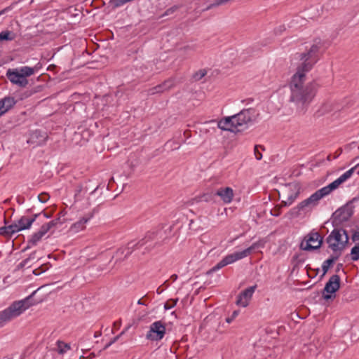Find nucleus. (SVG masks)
I'll return each mask as SVG.
<instances>
[{"label":"nucleus","instance_id":"f257e3e1","mask_svg":"<svg viewBox=\"0 0 359 359\" xmlns=\"http://www.w3.org/2000/svg\"><path fill=\"white\" fill-rule=\"evenodd\" d=\"M325 48L323 41L317 38L312 41L306 42L304 51L296 54L299 62L289 83L290 101L295 104L299 113L304 114L306 111L317 93L318 85L316 81L306 84H304V81L306 74L319 60L320 55Z\"/></svg>","mask_w":359,"mask_h":359},{"label":"nucleus","instance_id":"f03ea898","mask_svg":"<svg viewBox=\"0 0 359 359\" xmlns=\"http://www.w3.org/2000/svg\"><path fill=\"white\" fill-rule=\"evenodd\" d=\"M256 117L252 108L245 109L231 116H226L217 122V127L222 130L238 132L247 128Z\"/></svg>","mask_w":359,"mask_h":359},{"label":"nucleus","instance_id":"7ed1b4c3","mask_svg":"<svg viewBox=\"0 0 359 359\" xmlns=\"http://www.w3.org/2000/svg\"><path fill=\"white\" fill-rule=\"evenodd\" d=\"M34 294V292L25 299L13 302L8 307L0 311V328L20 316L32 305L31 299Z\"/></svg>","mask_w":359,"mask_h":359},{"label":"nucleus","instance_id":"20e7f679","mask_svg":"<svg viewBox=\"0 0 359 359\" xmlns=\"http://www.w3.org/2000/svg\"><path fill=\"white\" fill-rule=\"evenodd\" d=\"M260 247H263V244L260 241L253 243L249 248L241 250L234 252L231 254L227 255L222 259H221L216 265H215L210 271V272L217 271L222 268L233 264L238 260L243 259L249 256L253 250Z\"/></svg>","mask_w":359,"mask_h":359},{"label":"nucleus","instance_id":"39448f33","mask_svg":"<svg viewBox=\"0 0 359 359\" xmlns=\"http://www.w3.org/2000/svg\"><path fill=\"white\" fill-rule=\"evenodd\" d=\"M348 241V236L346 230L334 228L327 238L328 246L334 252L340 255Z\"/></svg>","mask_w":359,"mask_h":359},{"label":"nucleus","instance_id":"423d86ee","mask_svg":"<svg viewBox=\"0 0 359 359\" xmlns=\"http://www.w3.org/2000/svg\"><path fill=\"white\" fill-rule=\"evenodd\" d=\"M159 243L158 233L155 232H149L142 240L135 243L134 241L130 242L128 244L126 248H125L122 253H123L124 257H128L133 252V249H139L142 247H145V250H149L153 248L156 244Z\"/></svg>","mask_w":359,"mask_h":359},{"label":"nucleus","instance_id":"0eeeda50","mask_svg":"<svg viewBox=\"0 0 359 359\" xmlns=\"http://www.w3.org/2000/svg\"><path fill=\"white\" fill-rule=\"evenodd\" d=\"M323 243L321 236L315 231L310 232L300 244V248L303 250L311 251L320 248Z\"/></svg>","mask_w":359,"mask_h":359},{"label":"nucleus","instance_id":"6e6552de","mask_svg":"<svg viewBox=\"0 0 359 359\" xmlns=\"http://www.w3.org/2000/svg\"><path fill=\"white\" fill-rule=\"evenodd\" d=\"M323 197L325 196L320 192V189H318L308 198L299 203L296 208L298 212H308L316 207L318 204L319 201Z\"/></svg>","mask_w":359,"mask_h":359},{"label":"nucleus","instance_id":"1a4fd4ad","mask_svg":"<svg viewBox=\"0 0 359 359\" xmlns=\"http://www.w3.org/2000/svg\"><path fill=\"white\" fill-rule=\"evenodd\" d=\"M165 334V327L164 324L161 321L158 320L151 324L146 337L151 341H159L163 338Z\"/></svg>","mask_w":359,"mask_h":359},{"label":"nucleus","instance_id":"9d476101","mask_svg":"<svg viewBox=\"0 0 359 359\" xmlns=\"http://www.w3.org/2000/svg\"><path fill=\"white\" fill-rule=\"evenodd\" d=\"M341 105L333 100H329L323 102L317 110L316 114L318 116L323 115H333L339 111Z\"/></svg>","mask_w":359,"mask_h":359},{"label":"nucleus","instance_id":"9b49d317","mask_svg":"<svg viewBox=\"0 0 359 359\" xmlns=\"http://www.w3.org/2000/svg\"><path fill=\"white\" fill-rule=\"evenodd\" d=\"M95 213V209L86 213L78 221L71 225L70 231L76 233L84 230L86 227V224L94 217Z\"/></svg>","mask_w":359,"mask_h":359},{"label":"nucleus","instance_id":"f8f14e48","mask_svg":"<svg viewBox=\"0 0 359 359\" xmlns=\"http://www.w3.org/2000/svg\"><path fill=\"white\" fill-rule=\"evenodd\" d=\"M257 288V285L250 286L244 290L238 296L236 300V304L239 306L246 307L252 297V295Z\"/></svg>","mask_w":359,"mask_h":359},{"label":"nucleus","instance_id":"ddd939ff","mask_svg":"<svg viewBox=\"0 0 359 359\" xmlns=\"http://www.w3.org/2000/svg\"><path fill=\"white\" fill-rule=\"evenodd\" d=\"M6 76L9 81L16 84L20 87H25L28 84V81L26 78H24L23 75H21L18 69H8L6 72Z\"/></svg>","mask_w":359,"mask_h":359},{"label":"nucleus","instance_id":"4468645a","mask_svg":"<svg viewBox=\"0 0 359 359\" xmlns=\"http://www.w3.org/2000/svg\"><path fill=\"white\" fill-rule=\"evenodd\" d=\"M48 138L47 133L44 131L36 130L30 133L27 143L35 146H40L46 143Z\"/></svg>","mask_w":359,"mask_h":359},{"label":"nucleus","instance_id":"2eb2a0df","mask_svg":"<svg viewBox=\"0 0 359 359\" xmlns=\"http://www.w3.org/2000/svg\"><path fill=\"white\" fill-rule=\"evenodd\" d=\"M340 287V278L338 275L335 274L332 276L328 282L325 284L324 291L327 293L334 294Z\"/></svg>","mask_w":359,"mask_h":359},{"label":"nucleus","instance_id":"dca6fc26","mask_svg":"<svg viewBox=\"0 0 359 359\" xmlns=\"http://www.w3.org/2000/svg\"><path fill=\"white\" fill-rule=\"evenodd\" d=\"M16 104L14 97L6 96L0 100V117L5 114Z\"/></svg>","mask_w":359,"mask_h":359},{"label":"nucleus","instance_id":"f3484780","mask_svg":"<svg viewBox=\"0 0 359 359\" xmlns=\"http://www.w3.org/2000/svg\"><path fill=\"white\" fill-rule=\"evenodd\" d=\"M41 215V214H34L32 217L22 216L16 222L18 227L20 229V231L29 229L36 219L40 217Z\"/></svg>","mask_w":359,"mask_h":359},{"label":"nucleus","instance_id":"a211bd4d","mask_svg":"<svg viewBox=\"0 0 359 359\" xmlns=\"http://www.w3.org/2000/svg\"><path fill=\"white\" fill-rule=\"evenodd\" d=\"M175 85V79L173 78H170V79H168V80L165 81L163 83L149 89V94H155V93H163L165 90L170 89Z\"/></svg>","mask_w":359,"mask_h":359},{"label":"nucleus","instance_id":"6ab92c4d","mask_svg":"<svg viewBox=\"0 0 359 359\" xmlns=\"http://www.w3.org/2000/svg\"><path fill=\"white\" fill-rule=\"evenodd\" d=\"M216 195L219 196L224 203H230L233 199V191L230 187H224L217 189Z\"/></svg>","mask_w":359,"mask_h":359},{"label":"nucleus","instance_id":"aec40b11","mask_svg":"<svg viewBox=\"0 0 359 359\" xmlns=\"http://www.w3.org/2000/svg\"><path fill=\"white\" fill-rule=\"evenodd\" d=\"M41 66L40 63H37L34 67L23 66L18 69V72L21 75H23L24 78L27 79V77L34 74L35 72L39 71Z\"/></svg>","mask_w":359,"mask_h":359},{"label":"nucleus","instance_id":"412c9836","mask_svg":"<svg viewBox=\"0 0 359 359\" xmlns=\"http://www.w3.org/2000/svg\"><path fill=\"white\" fill-rule=\"evenodd\" d=\"M342 184L340 180L337 178L328 185L320 189V192L324 196L329 195L332 191L338 188V187Z\"/></svg>","mask_w":359,"mask_h":359},{"label":"nucleus","instance_id":"4be33fe9","mask_svg":"<svg viewBox=\"0 0 359 359\" xmlns=\"http://www.w3.org/2000/svg\"><path fill=\"white\" fill-rule=\"evenodd\" d=\"M43 237V236H42L38 231L33 233L28 239L27 248H32L36 245Z\"/></svg>","mask_w":359,"mask_h":359},{"label":"nucleus","instance_id":"5701e85b","mask_svg":"<svg viewBox=\"0 0 359 359\" xmlns=\"http://www.w3.org/2000/svg\"><path fill=\"white\" fill-rule=\"evenodd\" d=\"M339 256V255H337V256L329 258L327 260L323 262V263L322 264V270L323 271V274H325L327 272L330 266L335 262L336 259H337Z\"/></svg>","mask_w":359,"mask_h":359},{"label":"nucleus","instance_id":"b1692460","mask_svg":"<svg viewBox=\"0 0 359 359\" xmlns=\"http://www.w3.org/2000/svg\"><path fill=\"white\" fill-rule=\"evenodd\" d=\"M15 38V34L10 31H2L0 33V41H13Z\"/></svg>","mask_w":359,"mask_h":359},{"label":"nucleus","instance_id":"393cba45","mask_svg":"<svg viewBox=\"0 0 359 359\" xmlns=\"http://www.w3.org/2000/svg\"><path fill=\"white\" fill-rule=\"evenodd\" d=\"M70 349V345L69 344L58 341L57 343V351L60 354H64Z\"/></svg>","mask_w":359,"mask_h":359},{"label":"nucleus","instance_id":"a878e982","mask_svg":"<svg viewBox=\"0 0 359 359\" xmlns=\"http://www.w3.org/2000/svg\"><path fill=\"white\" fill-rule=\"evenodd\" d=\"M355 171V168H352L349 169L348 170L346 171L344 173H343L338 179L340 180L341 183L346 182L347 180H348L352 175L353 174Z\"/></svg>","mask_w":359,"mask_h":359},{"label":"nucleus","instance_id":"bb28decb","mask_svg":"<svg viewBox=\"0 0 359 359\" xmlns=\"http://www.w3.org/2000/svg\"><path fill=\"white\" fill-rule=\"evenodd\" d=\"M351 257L354 262L359 259V243L352 248L351 250Z\"/></svg>","mask_w":359,"mask_h":359},{"label":"nucleus","instance_id":"cd10ccee","mask_svg":"<svg viewBox=\"0 0 359 359\" xmlns=\"http://www.w3.org/2000/svg\"><path fill=\"white\" fill-rule=\"evenodd\" d=\"M6 227H7V230H8L10 236H13L14 233L21 231L20 229H19V227H18L16 222L11 224V225L6 226Z\"/></svg>","mask_w":359,"mask_h":359},{"label":"nucleus","instance_id":"c85d7f7f","mask_svg":"<svg viewBox=\"0 0 359 359\" xmlns=\"http://www.w3.org/2000/svg\"><path fill=\"white\" fill-rule=\"evenodd\" d=\"M197 48L198 45L196 43H191L184 46L182 48V50L186 53H189L196 51L197 50Z\"/></svg>","mask_w":359,"mask_h":359},{"label":"nucleus","instance_id":"c756f323","mask_svg":"<svg viewBox=\"0 0 359 359\" xmlns=\"http://www.w3.org/2000/svg\"><path fill=\"white\" fill-rule=\"evenodd\" d=\"M298 193H292L287 197V200L285 202V205H291L294 201L297 198Z\"/></svg>","mask_w":359,"mask_h":359},{"label":"nucleus","instance_id":"7c9ffc66","mask_svg":"<svg viewBox=\"0 0 359 359\" xmlns=\"http://www.w3.org/2000/svg\"><path fill=\"white\" fill-rule=\"evenodd\" d=\"M206 74V72L204 69H201L194 74V79L198 81L203 78Z\"/></svg>","mask_w":359,"mask_h":359},{"label":"nucleus","instance_id":"2f4dec72","mask_svg":"<svg viewBox=\"0 0 359 359\" xmlns=\"http://www.w3.org/2000/svg\"><path fill=\"white\" fill-rule=\"evenodd\" d=\"M48 226L43 224L38 232L42 236H44L48 232Z\"/></svg>","mask_w":359,"mask_h":359},{"label":"nucleus","instance_id":"473e14b6","mask_svg":"<svg viewBox=\"0 0 359 359\" xmlns=\"http://www.w3.org/2000/svg\"><path fill=\"white\" fill-rule=\"evenodd\" d=\"M58 222V219L52 220L45 224L48 226V230H50L53 227L55 226Z\"/></svg>","mask_w":359,"mask_h":359},{"label":"nucleus","instance_id":"72a5a7b5","mask_svg":"<svg viewBox=\"0 0 359 359\" xmlns=\"http://www.w3.org/2000/svg\"><path fill=\"white\" fill-rule=\"evenodd\" d=\"M238 311H234L231 317L226 318V323H231L233 320V319L238 316Z\"/></svg>","mask_w":359,"mask_h":359},{"label":"nucleus","instance_id":"f704fd0d","mask_svg":"<svg viewBox=\"0 0 359 359\" xmlns=\"http://www.w3.org/2000/svg\"><path fill=\"white\" fill-rule=\"evenodd\" d=\"M255 156L257 160H261L262 158V154L259 151V147H257V146H255Z\"/></svg>","mask_w":359,"mask_h":359},{"label":"nucleus","instance_id":"c9c22d12","mask_svg":"<svg viewBox=\"0 0 359 359\" xmlns=\"http://www.w3.org/2000/svg\"><path fill=\"white\" fill-rule=\"evenodd\" d=\"M0 235L10 236V234L8 233V230H7L6 226L0 227Z\"/></svg>","mask_w":359,"mask_h":359},{"label":"nucleus","instance_id":"e433bc0d","mask_svg":"<svg viewBox=\"0 0 359 359\" xmlns=\"http://www.w3.org/2000/svg\"><path fill=\"white\" fill-rule=\"evenodd\" d=\"M39 200L40 202L44 203L47 201L48 198L46 194H41L39 196Z\"/></svg>","mask_w":359,"mask_h":359},{"label":"nucleus","instance_id":"4c0bfd02","mask_svg":"<svg viewBox=\"0 0 359 359\" xmlns=\"http://www.w3.org/2000/svg\"><path fill=\"white\" fill-rule=\"evenodd\" d=\"M352 240L353 241H359V230L355 231L352 235Z\"/></svg>","mask_w":359,"mask_h":359},{"label":"nucleus","instance_id":"58836bf2","mask_svg":"<svg viewBox=\"0 0 359 359\" xmlns=\"http://www.w3.org/2000/svg\"><path fill=\"white\" fill-rule=\"evenodd\" d=\"M230 0H215V3H214V5L215 6H219V5H221V4H224L228 1H229Z\"/></svg>","mask_w":359,"mask_h":359},{"label":"nucleus","instance_id":"ea45409f","mask_svg":"<svg viewBox=\"0 0 359 359\" xmlns=\"http://www.w3.org/2000/svg\"><path fill=\"white\" fill-rule=\"evenodd\" d=\"M285 30V25L280 26L275 30L276 34H280L283 31Z\"/></svg>","mask_w":359,"mask_h":359},{"label":"nucleus","instance_id":"a19ab883","mask_svg":"<svg viewBox=\"0 0 359 359\" xmlns=\"http://www.w3.org/2000/svg\"><path fill=\"white\" fill-rule=\"evenodd\" d=\"M12 9L11 6H8L5 8L4 9L0 11V16L3 14H5L6 13L10 11Z\"/></svg>","mask_w":359,"mask_h":359},{"label":"nucleus","instance_id":"79ce46f5","mask_svg":"<svg viewBox=\"0 0 359 359\" xmlns=\"http://www.w3.org/2000/svg\"><path fill=\"white\" fill-rule=\"evenodd\" d=\"M43 271H39V269H35L33 271V273L35 275V276H39L40 275Z\"/></svg>","mask_w":359,"mask_h":359},{"label":"nucleus","instance_id":"37998d69","mask_svg":"<svg viewBox=\"0 0 359 359\" xmlns=\"http://www.w3.org/2000/svg\"><path fill=\"white\" fill-rule=\"evenodd\" d=\"M39 214H41L40 217L43 216V218H49L50 217V216L48 214H46V212H41Z\"/></svg>","mask_w":359,"mask_h":359},{"label":"nucleus","instance_id":"c03bdc74","mask_svg":"<svg viewBox=\"0 0 359 359\" xmlns=\"http://www.w3.org/2000/svg\"><path fill=\"white\" fill-rule=\"evenodd\" d=\"M173 306H174V305H171V306H170V305H168V304H165V306H164V309H165V310H169V309H172V308L173 307Z\"/></svg>","mask_w":359,"mask_h":359},{"label":"nucleus","instance_id":"a18cd8bd","mask_svg":"<svg viewBox=\"0 0 359 359\" xmlns=\"http://www.w3.org/2000/svg\"><path fill=\"white\" fill-rule=\"evenodd\" d=\"M119 337H120V335L115 337L111 341L114 344V342H116L118 340Z\"/></svg>","mask_w":359,"mask_h":359},{"label":"nucleus","instance_id":"49530a36","mask_svg":"<svg viewBox=\"0 0 359 359\" xmlns=\"http://www.w3.org/2000/svg\"><path fill=\"white\" fill-rule=\"evenodd\" d=\"M324 298H325V299H330V298H331V295L325 294H324Z\"/></svg>","mask_w":359,"mask_h":359},{"label":"nucleus","instance_id":"de8ad7c7","mask_svg":"<svg viewBox=\"0 0 359 359\" xmlns=\"http://www.w3.org/2000/svg\"><path fill=\"white\" fill-rule=\"evenodd\" d=\"M100 335H101V334L100 332H95L94 337L95 338H97V337H100Z\"/></svg>","mask_w":359,"mask_h":359},{"label":"nucleus","instance_id":"09e8293b","mask_svg":"<svg viewBox=\"0 0 359 359\" xmlns=\"http://www.w3.org/2000/svg\"><path fill=\"white\" fill-rule=\"evenodd\" d=\"M113 343L111 341L107 343V344L105 346V348L109 347Z\"/></svg>","mask_w":359,"mask_h":359},{"label":"nucleus","instance_id":"8fccbe9b","mask_svg":"<svg viewBox=\"0 0 359 359\" xmlns=\"http://www.w3.org/2000/svg\"><path fill=\"white\" fill-rule=\"evenodd\" d=\"M137 304H140V305H143V304H144V303L142 302V300H141V299H139V300L137 301Z\"/></svg>","mask_w":359,"mask_h":359},{"label":"nucleus","instance_id":"3c124183","mask_svg":"<svg viewBox=\"0 0 359 359\" xmlns=\"http://www.w3.org/2000/svg\"><path fill=\"white\" fill-rule=\"evenodd\" d=\"M80 191H81V190H80V189H79V190H78V191H77V193H76V194H75V196H77V194H78V193H79V192H80Z\"/></svg>","mask_w":359,"mask_h":359}]
</instances>
